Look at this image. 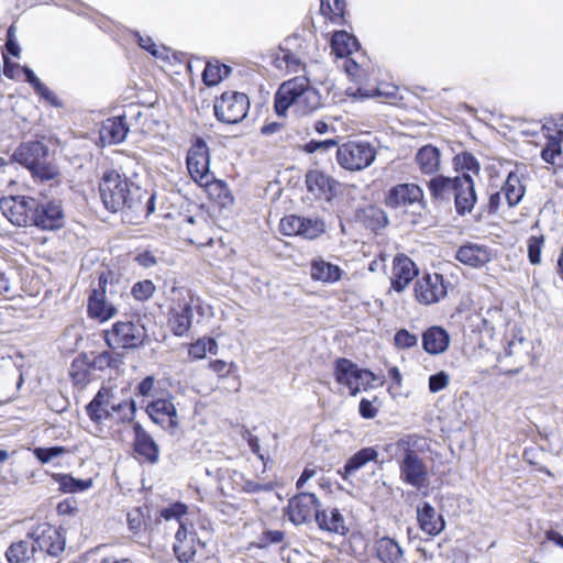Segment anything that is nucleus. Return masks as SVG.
Listing matches in <instances>:
<instances>
[{
    "mask_svg": "<svg viewBox=\"0 0 563 563\" xmlns=\"http://www.w3.org/2000/svg\"><path fill=\"white\" fill-rule=\"evenodd\" d=\"M3 216L16 227L32 225V217L36 210V199L25 196L0 199Z\"/></svg>",
    "mask_w": 563,
    "mask_h": 563,
    "instance_id": "13",
    "label": "nucleus"
},
{
    "mask_svg": "<svg viewBox=\"0 0 563 563\" xmlns=\"http://www.w3.org/2000/svg\"><path fill=\"white\" fill-rule=\"evenodd\" d=\"M5 558L10 563H24L31 559L36 560L37 555L32 540L26 537L24 540L13 542L5 551Z\"/></svg>",
    "mask_w": 563,
    "mask_h": 563,
    "instance_id": "35",
    "label": "nucleus"
},
{
    "mask_svg": "<svg viewBox=\"0 0 563 563\" xmlns=\"http://www.w3.org/2000/svg\"><path fill=\"white\" fill-rule=\"evenodd\" d=\"M233 363H227L222 360H216L209 363V368L214 372L219 377H227L232 373L234 368Z\"/></svg>",
    "mask_w": 563,
    "mask_h": 563,
    "instance_id": "54",
    "label": "nucleus"
},
{
    "mask_svg": "<svg viewBox=\"0 0 563 563\" xmlns=\"http://www.w3.org/2000/svg\"><path fill=\"white\" fill-rule=\"evenodd\" d=\"M135 261L137 262L139 265H141L145 268H150V267L156 265V263H157L156 257L150 251H144V252L137 254L135 257Z\"/></svg>",
    "mask_w": 563,
    "mask_h": 563,
    "instance_id": "60",
    "label": "nucleus"
},
{
    "mask_svg": "<svg viewBox=\"0 0 563 563\" xmlns=\"http://www.w3.org/2000/svg\"><path fill=\"white\" fill-rule=\"evenodd\" d=\"M420 440L417 435H408L397 442L398 448L404 451V456L398 462L399 479L418 490L427 487L429 483L428 465L415 450L419 448Z\"/></svg>",
    "mask_w": 563,
    "mask_h": 563,
    "instance_id": "4",
    "label": "nucleus"
},
{
    "mask_svg": "<svg viewBox=\"0 0 563 563\" xmlns=\"http://www.w3.org/2000/svg\"><path fill=\"white\" fill-rule=\"evenodd\" d=\"M250 101L245 93L224 92L216 100L213 109L216 118L227 124H236L247 114Z\"/></svg>",
    "mask_w": 563,
    "mask_h": 563,
    "instance_id": "11",
    "label": "nucleus"
},
{
    "mask_svg": "<svg viewBox=\"0 0 563 563\" xmlns=\"http://www.w3.org/2000/svg\"><path fill=\"white\" fill-rule=\"evenodd\" d=\"M544 244L543 235H532L528 240V257L531 264L537 265L541 263V251Z\"/></svg>",
    "mask_w": 563,
    "mask_h": 563,
    "instance_id": "45",
    "label": "nucleus"
},
{
    "mask_svg": "<svg viewBox=\"0 0 563 563\" xmlns=\"http://www.w3.org/2000/svg\"><path fill=\"white\" fill-rule=\"evenodd\" d=\"M231 68L224 64L216 62H208L202 73L203 82L209 86L218 85L223 78L228 77Z\"/></svg>",
    "mask_w": 563,
    "mask_h": 563,
    "instance_id": "40",
    "label": "nucleus"
},
{
    "mask_svg": "<svg viewBox=\"0 0 563 563\" xmlns=\"http://www.w3.org/2000/svg\"><path fill=\"white\" fill-rule=\"evenodd\" d=\"M457 184V176L454 178L445 176H435L428 183L430 194L435 199H449L451 195L454 196L455 185Z\"/></svg>",
    "mask_w": 563,
    "mask_h": 563,
    "instance_id": "37",
    "label": "nucleus"
},
{
    "mask_svg": "<svg viewBox=\"0 0 563 563\" xmlns=\"http://www.w3.org/2000/svg\"><path fill=\"white\" fill-rule=\"evenodd\" d=\"M64 210L59 200L38 201L32 217V225L42 230H56L64 225Z\"/></svg>",
    "mask_w": 563,
    "mask_h": 563,
    "instance_id": "17",
    "label": "nucleus"
},
{
    "mask_svg": "<svg viewBox=\"0 0 563 563\" xmlns=\"http://www.w3.org/2000/svg\"><path fill=\"white\" fill-rule=\"evenodd\" d=\"M449 282L441 274L426 273L415 284V297L421 305H432L448 294Z\"/></svg>",
    "mask_w": 563,
    "mask_h": 563,
    "instance_id": "14",
    "label": "nucleus"
},
{
    "mask_svg": "<svg viewBox=\"0 0 563 563\" xmlns=\"http://www.w3.org/2000/svg\"><path fill=\"white\" fill-rule=\"evenodd\" d=\"M187 168L191 178L200 186L213 183V175L209 169V148L202 139H197L187 153Z\"/></svg>",
    "mask_w": 563,
    "mask_h": 563,
    "instance_id": "12",
    "label": "nucleus"
},
{
    "mask_svg": "<svg viewBox=\"0 0 563 563\" xmlns=\"http://www.w3.org/2000/svg\"><path fill=\"white\" fill-rule=\"evenodd\" d=\"M137 38H139L137 40L139 45L142 48L148 51L153 56H158V51L156 49V45L151 37H143L137 34Z\"/></svg>",
    "mask_w": 563,
    "mask_h": 563,
    "instance_id": "63",
    "label": "nucleus"
},
{
    "mask_svg": "<svg viewBox=\"0 0 563 563\" xmlns=\"http://www.w3.org/2000/svg\"><path fill=\"white\" fill-rule=\"evenodd\" d=\"M172 291L178 295L168 310V325L176 336L186 335L192 324L194 311L203 313L205 308L200 300L191 296L187 290L174 287Z\"/></svg>",
    "mask_w": 563,
    "mask_h": 563,
    "instance_id": "6",
    "label": "nucleus"
},
{
    "mask_svg": "<svg viewBox=\"0 0 563 563\" xmlns=\"http://www.w3.org/2000/svg\"><path fill=\"white\" fill-rule=\"evenodd\" d=\"M314 522L320 530L330 533L344 536L347 532L344 517L338 508L321 509L320 507Z\"/></svg>",
    "mask_w": 563,
    "mask_h": 563,
    "instance_id": "26",
    "label": "nucleus"
},
{
    "mask_svg": "<svg viewBox=\"0 0 563 563\" xmlns=\"http://www.w3.org/2000/svg\"><path fill=\"white\" fill-rule=\"evenodd\" d=\"M89 418L97 424L117 417L122 422L133 420L136 406L131 398H119L111 389L102 387L86 406Z\"/></svg>",
    "mask_w": 563,
    "mask_h": 563,
    "instance_id": "3",
    "label": "nucleus"
},
{
    "mask_svg": "<svg viewBox=\"0 0 563 563\" xmlns=\"http://www.w3.org/2000/svg\"><path fill=\"white\" fill-rule=\"evenodd\" d=\"M13 158L41 180H53L59 174L49 158V148L41 141L22 143L13 153Z\"/></svg>",
    "mask_w": 563,
    "mask_h": 563,
    "instance_id": "5",
    "label": "nucleus"
},
{
    "mask_svg": "<svg viewBox=\"0 0 563 563\" xmlns=\"http://www.w3.org/2000/svg\"><path fill=\"white\" fill-rule=\"evenodd\" d=\"M332 51L339 57H344L357 49V40L345 31L335 32L331 41Z\"/></svg>",
    "mask_w": 563,
    "mask_h": 563,
    "instance_id": "38",
    "label": "nucleus"
},
{
    "mask_svg": "<svg viewBox=\"0 0 563 563\" xmlns=\"http://www.w3.org/2000/svg\"><path fill=\"white\" fill-rule=\"evenodd\" d=\"M456 260L472 267H481L490 261V252L486 246L466 244L456 252Z\"/></svg>",
    "mask_w": 563,
    "mask_h": 563,
    "instance_id": "29",
    "label": "nucleus"
},
{
    "mask_svg": "<svg viewBox=\"0 0 563 563\" xmlns=\"http://www.w3.org/2000/svg\"><path fill=\"white\" fill-rule=\"evenodd\" d=\"M67 449L64 446H51V448H35L33 449L34 456L42 463H49L52 460L65 454Z\"/></svg>",
    "mask_w": 563,
    "mask_h": 563,
    "instance_id": "43",
    "label": "nucleus"
},
{
    "mask_svg": "<svg viewBox=\"0 0 563 563\" xmlns=\"http://www.w3.org/2000/svg\"><path fill=\"white\" fill-rule=\"evenodd\" d=\"M134 433L135 451L150 462L155 463L159 454L158 445L140 423L134 424Z\"/></svg>",
    "mask_w": 563,
    "mask_h": 563,
    "instance_id": "31",
    "label": "nucleus"
},
{
    "mask_svg": "<svg viewBox=\"0 0 563 563\" xmlns=\"http://www.w3.org/2000/svg\"><path fill=\"white\" fill-rule=\"evenodd\" d=\"M450 344L448 331L441 327H431L422 334L423 350L432 355H438L446 351Z\"/></svg>",
    "mask_w": 563,
    "mask_h": 563,
    "instance_id": "28",
    "label": "nucleus"
},
{
    "mask_svg": "<svg viewBox=\"0 0 563 563\" xmlns=\"http://www.w3.org/2000/svg\"><path fill=\"white\" fill-rule=\"evenodd\" d=\"M100 197L111 212L130 211L135 218H148L155 211V194L141 188L117 170L106 172L99 185Z\"/></svg>",
    "mask_w": 563,
    "mask_h": 563,
    "instance_id": "1",
    "label": "nucleus"
},
{
    "mask_svg": "<svg viewBox=\"0 0 563 563\" xmlns=\"http://www.w3.org/2000/svg\"><path fill=\"white\" fill-rule=\"evenodd\" d=\"M321 106L319 91L309 85L305 77H295L283 82L275 93L274 108L279 117L292 108L298 115H306Z\"/></svg>",
    "mask_w": 563,
    "mask_h": 563,
    "instance_id": "2",
    "label": "nucleus"
},
{
    "mask_svg": "<svg viewBox=\"0 0 563 563\" xmlns=\"http://www.w3.org/2000/svg\"><path fill=\"white\" fill-rule=\"evenodd\" d=\"M310 276L313 280L322 283H335L342 276V269L323 258L312 260L310 265Z\"/></svg>",
    "mask_w": 563,
    "mask_h": 563,
    "instance_id": "33",
    "label": "nucleus"
},
{
    "mask_svg": "<svg viewBox=\"0 0 563 563\" xmlns=\"http://www.w3.org/2000/svg\"><path fill=\"white\" fill-rule=\"evenodd\" d=\"M285 539V533L279 530H266L253 543L258 549H265L271 544L282 543Z\"/></svg>",
    "mask_w": 563,
    "mask_h": 563,
    "instance_id": "44",
    "label": "nucleus"
},
{
    "mask_svg": "<svg viewBox=\"0 0 563 563\" xmlns=\"http://www.w3.org/2000/svg\"><path fill=\"white\" fill-rule=\"evenodd\" d=\"M561 154V141L558 137H550L545 147L541 152L544 162L554 164V159Z\"/></svg>",
    "mask_w": 563,
    "mask_h": 563,
    "instance_id": "49",
    "label": "nucleus"
},
{
    "mask_svg": "<svg viewBox=\"0 0 563 563\" xmlns=\"http://www.w3.org/2000/svg\"><path fill=\"white\" fill-rule=\"evenodd\" d=\"M146 412L153 422L164 429L173 431L179 426V417L172 396L152 400L146 406Z\"/></svg>",
    "mask_w": 563,
    "mask_h": 563,
    "instance_id": "18",
    "label": "nucleus"
},
{
    "mask_svg": "<svg viewBox=\"0 0 563 563\" xmlns=\"http://www.w3.org/2000/svg\"><path fill=\"white\" fill-rule=\"evenodd\" d=\"M306 186L316 198L330 201L336 192L338 183L323 172L312 169L306 174Z\"/></svg>",
    "mask_w": 563,
    "mask_h": 563,
    "instance_id": "23",
    "label": "nucleus"
},
{
    "mask_svg": "<svg viewBox=\"0 0 563 563\" xmlns=\"http://www.w3.org/2000/svg\"><path fill=\"white\" fill-rule=\"evenodd\" d=\"M501 191L508 207L512 208L522 200L526 188L521 184V180L517 174L509 173L504 186L501 187Z\"/></svg>",
    "mask_w": 563,
    "mask_h": 563,
    "instance_id": "36",
    "label": "nucleus"
},
{
    "mask_svg": "<svg viewBox=\"0 0 563 563\" xmlns=\"http://www.w3.org/2000/svg\"><path fill=\"white\" fill-rule=\"evenodd\" d=\"M365 213L368 218L372 219L373 222L371 223V227L373 229L385 228L388 224V218L385 211L378 207L369 206L365 210Z\"/></svg>",
    "mask_w": 563,
    "mask_h": 563,
    "instance_id": "51",
    "label": "nucleus"
},
{
    "mask_svg": "<svg viewBox=\"0 0 563 563\" xmlns=\"http://www.w3.org/2000/svg\"><path fill=\"white\" fill-rule=\"evenodd\" d=\"M324 229L325 224L320 218L288 216L280 220V230L285 235H299L313 240L321 235Z\"/></svg>",
    "mask_w": 563,
    "mask_h": 563,
    "instance_id": "16",
    "label": "nucleus"
},
{
    "mask_svg": "<svg viewBox=\"0 0 563 563\" xmlns=\"http://www.w3.org/2000/svg\"><path fill=\"white\" fill-rule=\"evenodd\" d=\"M104 339L111 349L134 350L144 345L147 331L139 321H118L104 332Z\"/></svg>",
    "mask_w": 563,
    "mask_h": 563,
    "instance_id": "9",
    "label": "nucleus"
},
{
    "mask_svg": "<svg viewBox=\"0 0 563 563\" xmlns=\"http://www.w3.org/2000/svg\"><path fill=\"white\" fill-rule=\"evenodd\" d=\"M454 200L455 209L460 216L470 213L476 202L474 181L468 174L457 176Z\"/></svg>",
    "mask_w": 563,
    "mask_h": 563,
    "instance_id": "24",
    "label": "nucleus"
},
{
    "mask_svg": "<svg viewBox=\"0 0 563 563\" xmlns=\"http://www.w3.org/2000/svg\"><path fill=\"white\" fill-rule=\"evenodd\" d=\"M155 387L154 376H146L137 386V391L142 397L153 396Z\"/></svg>",
    "mask_w": 563,
    "mask_h": 563,
    "instance_id": "57",
    "label": "nucleus"
},
{
    "mask_svg": "<svg viewBox=\"0 0 563 563\" xmlns=\"http://www.w3.org/2000/svg\"><path fill=\"white\" fill-rule=\"evenodd\" d=\"M504 196L501 189L490 192L488 200V212L494 214L497 213L499 207L501 206V197Z\"/></svg>",
    "mask_w": 563,
    "mask_h": 563,
    "instance_id": "62",
    "label": "nucleus"
},
{
    "mask_svg": "<svg viewBox=\"0 0 563 563\" xmlns=\"http://www.w3.org/2000/svg\"><path fill=\"white\" fill-rule=\"evenodd\" d=\"M124 119L125 114L107 119L100 131L101 139L113 144L123 142L129 132Z\"/></svg>",
    "mask_w": 563,
    "mask_h": 563,
    "instance_id": "32",
    "label": "nucleus"
},
{
    "mask_svg": "<svg viewBox=\"0 0 563 563\" xmlns=\"http://www.w3.org/2000/svg\"><path fill=\"white\" fill-rule=\"evenodd\" d=\"M378 457V452L374 448H364L353 454L345 462L343 470L339 471L344 481H347L358 470L364 467L369 462H375Z\"/></svg>",
    "mask_w": 563,
    "mask_h": 563,
    "instance_id": "30",
    "label": "nucleus"
},
{
    "mask_svg": "<svg viewBox=\"0 0 563 563\" xmlns=\"http://www.w3.org/2000/svg\"><path fill=\"white\" fill-rule=\"evenodd\" d=\"M416 163L422 174H434L440 168V151L433 145H426L417 152Z\"/></svg>",
    "mask_w": 563,
    "mask_h": 563,
    "instance_id": "34",
    "label": "nucleus"
},
{
    "mask_svg": "<svg viewBox=\"0 0 563 563\" xmlns=\"http://www.w3.org/2000/svg\"><path fill=\"white\" fill-rule=\"evenodd\" d=\"M27 538L32 540L37 556L48 555L57 558L65 550V537L54 526L41 523L34 527Z\"/></svg>",
    "mask_w": 563,
    "mask_h": 563,
    "instance_id": "10",
    "label": "nucleus"
},
{
    "mask_svg": "<svg viewBox=\"0 0 563 563\" xmlns=\"http://www.w3.org/2000/svg\"><path fill=\"white\" fill-rule=\"evenodd\" d=\"M449 384L450 375L444 371H440L437 374L431 375L428 380V387L430 393L432 394L445 389L449 386Z\"/></svg>",
    "mask_w": 563,
    "mask_h": 563,
    "instance_id": "48",
    "label": "nucleus"
},
{
    "mask_svg": "<svg viewBox=\"0 0 563 563\" xmlns=\"http://www.w3.org/2000/svg\"><path fill=\"white\" fill-rule=\"evenodd\" d=\"M344 5L342 0H321L320 9L324 15L335 20L343 15Z\"/></svg>",
    "mask_w": 563,
    "mask_h": 563,
    "instance_id": "46",
    "label": "nucleus"
},
{
    "mask_svg": "<svg viewBox=\"0 0 563 563\" xmlns=\"http://www.w3.org/2000/svg\"><path fill=\"white\" fill-rule=\"evenodd\" d=\"M457 161L463 169L475 173L479 170V164L471 153H463L462 155L457 156Z\"/></svg>",
    "mask_w": 563,
    "mask_h": 563,
    "instance_id": "56",
    "label": "nucleus"
},
{
    "mask_svg": "<svg viewBox=\"0 0 563 563\" xmlns=\"http://www.w3.org/2000/svg\"><path fill=\"white\" fill-rule=\"evenodd\" d=\"M199 543L200 541L196 538L192 527L188 529L184 522H180L173 545L177 560L183 563L192 561Z\"/></svg>",
    "mask_w": 563,
    "mask_h": 563,
    "instance_id": "22",
    "label": "nucleus"
},
{
    "mask_svg": "<svg viewBox=\"0 0 563 563\" xmlns=\"http://www.w3.org/2000/svg\"><path fill=\"white\" fill-rule=\"evenodd\" d=\"M155 290L156 287L153 282L150 279H144L134 284L131 294L136 300L145 301L154 295Z\"/></svg>",
    "mask_w": 563,
    "mask_h": 563,
    "instance_id": "42",
    "label": "nucleus"
},
{
    "mask_svg": "<svg viewBox=\"0 0 563 563\" xmlns=\"http://www.w3.org/2000/svg\"><path fill=\"white\" fill-rule=\"evenodd\" d=\"M188 353L192 358H196V360L203 358L207 353H206V345L202 342V339H199L197 342L192 343L189 346Z\"/></svg>",
    "mask_w": 563,
    "mask_h": 563,
    "instance_id": "61",
    "label": "nucleus"
},
{
    "mask_svg": "<svg viewBox=\"0 0 563 563\" xmlns=\"http://www.w3.org/2000/svg\"><path fill=\"white\" fill-rule=\"evenodd\" d=\"M145 514L142 508H133L126 515L128 527L131 532L137 534L144 527Z\"/></svg>",
    "mask_w": 563,
    "mask_h": 563,
    "instance_id": "47",
    "label": "nucleus"
},
{
    "mask_svg": "<svg viewBox=\"0 0 563 563\" xmlns=\"http://www.w3.org/2000/svg\"><path fill=\"white\" fill-rule=\"evenodd\" d=\"M339 144L335 140H311L303 145V151L309 154L320 153L327 154L329 152H336Z\"/></svg>",
    "mask_w": 563,
    "mask_h": 563,
    "instance_id": "41",
    "label": "nucleus"
},
{
    "mask_svg": "<svg viewBox=\"0 0 563 563\" xmlns=\"http://www.w3.org/2000/svg\"><path fill=\"white\" fill-rule=\"evenodd\" d=\"M376 558L382 563H405L404 549L393 538L382 537L374 542Z\"/></svg>",
    "mask_w": 563,
    "mask_h": 563,
    "instance_id": "27",
    "label": "nucleus"
},
{
    "mask_svg": "<svg viewBox=\"0 0 563 563\" xmlns=\"http://www.w3.org/2000/svg\"><path fill=\"white\" fill-rule=\"evenodd\" d=\"M59 489L66 494L84 492L92 486V479H77L69 474H53Z\"/></svg>",
    "mask_w": 563,
    "mask_h": 563,
    "instance_id": "39",
    "label": "nucleus"
},
{
    "mask_svg": "<svg viewBox=\"0 0 563 563\" xmlns=\"http://www.w3.org/2000/svg\"><path fill=\"white\" fill-rule=\"evenodd\" d=\"M416 203H423V190L416 184H398L385 198V205L391 209H405Z\"/></svg>",
    "mask_w": 563,
    "mask_h": 563,
    "instance_id": "19",
    "label": "nucleus"
},
{
    "mask_svg": "<svg viewBox=\"0 0 563 563\" xmlns=\"http://www.w3.org/2000/svg\"><path fill=\"white\" fill-rule=\"evenodd\" d=\"M334 378L338 384L345 386L351 396L373 386L376 376L365 368H360L352 361L341 357L334 362Z\"/></svg>",
    "mask_w": 563,
    "mask_h": 563,
    "instance_id": "8",
    "label": "nucleus"
},
{
    "mask_svg": "<svg viewBox=\"0 0 563 563\" xmlns=\"http://www.w3.org/2000/svg\"><path fill=\"white\" fill-rule=\"evenodd\" d=\"M117 360L114 358V356L112 355V353L108 352V351H104L100 354H98L95 358H93V366L98 369H102V368H106V367H112L114 366Z\"/></svg>",
    "mask_w": 563,
    "mask_h": 563,
    "instance_id": "55",
    "label": "nucleus"
},
{
    "mask_svg": "<svg viewBox=\"0 0 563 563\" xmlns=\"http://www.w3.org/2000/svg\"><path fill=\"white\" fill-rule=\"evenodd\" d=\"M417 519L420 529L432 537L440 534L445 528V521L442 515L428 501L418 506Z\"/></svg>",
    "mask_w": 563,
    "mask_h": 563,
    "instance_id": "25",
    "label": "nucleus"
},
{
    "mask_svg": "<svg viewBox=\"0 0 563 563\" xmlns=\"http://www.w3.org/2000/svg\"><path fill=\"white\" fill-rule=\"evenodd\" d=\"M22 71L25 75L26 81L30 85H32V87L34 88L35 91L40 88V86L43 85V82L37 78V76L34 74V71L31 68L24 66L22 68Z\"/></svg>",
    "mask_w": 563,
    "mask_h": 563,
    "instance_id": "64",
    "label": "nucleus"
},
{
    "mask_svg": "<svg viewBox=\"0 0 563 563\" xmlns=\"http://www.w3.org/2000/svg\"><path fill=\"white\" fill-rule=\"evenodd\" d=\"M275 485L273 482H258L253 479H247L243 484V490L246 493H260V492H272Z\"/></svg>",
    "mask_w": 563,
    "mask_h": 563,
    "instance_id": "52",
    "label": "nucleus"
},
{
    "mask_svg": "<svg viewBox=\"0 0 563 563\" xmlns=\"http://www.w3.org/2000/svg\"><path fill=\"white\" fill-rule=\"evenodd\" d=\"M321 501L312 493H299L291 497L286 508L289 520L296 525H303L316 520Z\"/></svg>",
    "mask_w": 563,
    "mask_h": 563,
    "instance_id": "15",
    "label": "nucleus"
},
{
    "mask_svg": "<svg viewBox=\"0 0 563 563\" xmlns=\"http://www.w3.org/2000/svg\"><path fill=\"white\" fill-rule=\"evenodd\" d=\"M417 276L418 268L411 258L405 254L395 256L390 277L391 288L395 291H404Z\"/></svg>",
    "mask_w": 563,
    "mask_h": 563,
    "instance_id": "21",
    "label": "nucleus"
},
{
    "mask_svg": "<svg viewBox=\"0 0 563 563\" xmlns=\"http://www.w3.org/2000/svg\"><path fill=\"white\" fill-rule=\"evenodd\" d=\"M377 155L374 145L366 141H349L336 148L338 164L350 172H360L371 166Z\"/></svg>",
    "mask_w": 563,
    "mask_h": 563,
    "instance_id": "7",
    "label": "nucleus"
},
{
    "mask_svg": "<svg viewBox=\"0 0 563 563\" xmlns=\"http://www.w3.org/2000/svg\"><path fill=\"white\" fill-rule=\"evenodd\" d=\"M243 438L247 441L251 451L258 456L261 461H264V455L261 453L260 440L256 435L252 434L249 430L243 433Z\"/></svg>",
    "mask_w": 563,
    "mask_h": 563,
    "instance_id": "59",
    "label": "nucleus"
},
{
    "mask_svg": "<svg viewBox=\"0 0 563 563\" xmlns=\"http://www.w3.org/2000/svg\"><path fill=\"white\" fill-rule=\"evenodd\" d=\"M186 506L183 504H174L173 506L162 510L161 516L166 520L176 519L179 523L180 518L186 514Z\"/></svg>",
    "mask_w": 563,
    "mask_h": 563,
    "instance_id": "53",
    "label": "nucleus"
},
{
    "mask_svg": "<svg viewBox=\"0 0 563 563\" xmlns=\"http://www.w3.org/2000/svg\"><path fill=\"white\" fill-rule=\"evenodd\" d=\"M360 415L365 419H373L377 415V408L373 406V402L366 398L360 401Z\"/></svg>",
    "mask_w": 563,
    "mask_h": 563,
    "instance_id": "58",
    "label": "nucleus"
},
{
    "mask_svg": "<svg viewBox=\"0 0 563 563\" xmlns=\"http://www.w3.org/2000/svg\"><path fill=\"white\" fill-rule=\"evenodd\" d=\"M106 280L102 277L99 278V288L93 289L88 298V314L90 318L104 322L118 312L115 306L108 301L106 297Z\"/></svg>",
    "mask_w": 563,
    "mask_h": 563,
    "instance_id": "20",
    "label": "nucleus"
},
{
    "mask_svg": "<svg viewBox=\"0 0 563 563\" xmlns=\"http://www.w3.org/2000/svg\"><path fill=\"white\" fill-rule=\"evenodd\" d=\"M394 342L398 349H410L417 345L418 336L406 329H400L396 332Z\"/></svg>",
    "mask_w": 563,
    "mask_h": 563,
    "instance_id": "50",
    "label": "nucleus"
}]
</instances>
